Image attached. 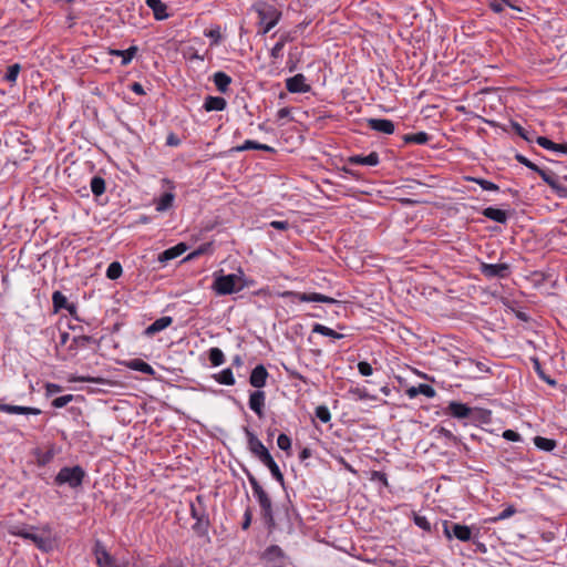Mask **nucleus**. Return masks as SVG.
<instances>
[{"mask_svg":"<svg viewBox=\"0 0 567 567\" xmlns=\"http://www.w3.org/2000/svg\"><path fill=\"white\" fill-rule=\"evenodd\" d=\"M245 472H246L248 482L252 488L254 495L259 503L261 519L264 520V524L268 530V534H271L278 527V524L274 516L271 498L268 495V493L264 489V487L259 484L257 478L249 471H245Z\"/></svg>","mask_w":567,"mask_h":567,"instance_id":"f257e3e1","label":"nucleus"},{"mask_svg":"<svg viewBox=\"0 0 567 567\" xmlns=\"http://www.w3.org/2000/svg\"><path fill=\"white\" fill-rule=\"evenodd\" d=\"M190 516L195 519L193 525L194 533L199 537H206L210 527L209 516L205 506V498L197 495L190 503Z\"/></svg>","mask_w":567,"mask_h":567,"instance_id":"f03ea898","label":"nucleus"},{"mask_svg":"<svg viewBox=\"0 0 567 567\" xmlns=\"http://www.w3.org/2000/svg\"><path fill=\"white\" fill-rule=\"evenodd\" d=\"M245 288L241 277L236 274L215 275L213 289L218 296L231 295Z\"/></svg>","mask_w":567,"mask_h":567,"instance_id":"7ed1b4c3","label":"nucleus"},{"mask_svg":"<svg viewBox=\"0 0 567 567\" xmlns=\"http://www.w3.org/2000/svg\"><path fill=\"white\" fill-rule=\"evenodd\" d=\"M84 476L85 472L81 466H64L56 474L54 483L59 486L68 485L71 488H76L82 485Z\"/></svg>","mask_w":567,"mask_h":567,"instance_id":"20e7f679","label":"nucleus"},{"mask_svg":"<svg viewBox=\"0 0 567 567\" xmlns=\"http://www.w3.org/2000/svg\"><path fill=\"white\" fill-rule=\"evenodd\" d=\"M255 9L258 13L259 24L261 25V34L268 33L274 27L277 25L281 18V12L274 6L261 3L257 4Z\"/></svg>","mask_w":567,"mask_h":567,"instance_id":"39448f33","label":"nucleus"},{"mask_svg":"<svg viewBox=\"0 0 567 567\" xmlns=\"http://www.w3.org/2000/svg\"><path fill=\"white\" fill-rule=\"evenodd\" d=\"M280 296L300 302L340 303L338 300L318 292L284 291Z\"/></svg>","mask_w":567,"mask_h":567,"instance_id":"423d86ee","label":"nucleus"},{"mask_svg":"<svg viewBox=\"0 0 567 567\" xmlns=\"http://www.w3.org/2000/svg\"><path fill=\"white\" fill-rule=\"evenodd\" d=\"M33 528H34L33 526L25 527V526L17 525V526L10 527L9 533L12 535L21 536L25 539L32 540L39 549H42L45 551L49 550L51 548L50 540L30 532Z\"/></svg>","mask_w":567,"mask_h":567,"instance_id":"0eeeda50","label":"nucleus"},{"mask_svg":"<svg viewBox=\"0 0 567 567\" xmlns=\"http://www.w3.org/2000/svg\"><path fill=\"white\" fill-rule=\"evenodd\" d=\"M287 555L278 545L268 546L261 554V560L270 567H286Z\"/></svg>","mask_w":567,"mask_h":567,"instance_id":"6e6552de","label":"nucleus"},{"mask_svg":"<svg viewBox=\"0 0 567 567\" xmlns=\"http://www.w3.org/2000/svg\"><path fill=\"white\" fill-rule=\"evenodd\" d=\"M244 431L247 436L248 450L251 454H254L261 463L269 458L271 454L257 435L248 427H244Z\"/></svg>","mask_w":567,"mask_h":567,"instance_id":"1a4fd4ad","label":"nucleus"},{"mask_svg":"<svg viewBox=\"0 0 567 567\" xmlns=\"http://www.w3.org/2000/svg\"><path fill=\"white\" fill-rule=\"evenodd\" d=\"M480 272L487 279H505L511 275V267L508 264H480Z\"/></svg>","mask_w":567,"mask_h":567,"instance_id":"9d476101","label":"nucleus"},{"mask_svg":"<svg viewBox=\"0 0 567 567\" xmlns=\"http://www.w3.org/2000/svg\"><path fill=\"white\" fill-rule=\"evenodd\" d=\"M444 533L449 538L454 536L461 542H467L472 536V532L468 526L447 522L444 523Z\"/></svg>","mask_w":567,"mask_h":567,"instance_id":"9b49d317","label":"nucleus"},{"mask_svg":"<svg viewBox=\"0 0 567 567\" xmlns=\"http://www.w3.org/2000/svg\"><path fill=\"white\" fill-rule=\"evenodd\" d=\"M286 89L290 93H308L310 92L311 86L306 83V76L298 73L286 80Z\"/></svg>","mask_w":567,"mask_h":567,"instance_id":"f8f14e48","label":"nucleus"},{"mask_svg":"<svg viewBox=\"0 0 567 567\" xmlns=\"http://www.w3.org/2000/svg\"><path fill=\"white\" fill-rule=\"evenodd\" d=\"M269 373L264 364L256 365L249 377V383L251 386L261 389L266 385Z\"/></svg>","mask_w":567,"mask_h":567,"instance_id":"ddd939ff","label":"nucleus"},{"mask_svg":"<svg viewBox=\"0 0 567 567\" xmlns=\"http://www.w3.org/2000/svg\"><path fill=\"white\" fill-rule=\"evenodd\" d=\"M266 394L261 390H256L249 395V408L258 415V417H264V406H265Z\"/></svg>","mask_w":567,"mask_h":567,"instance_id":"4468645a","label":"nucleus"},{"mask_svg":"<svg viewBox=\"0 0 567 567\" xmlns=\"http://www.w3.org/2000/svg\"><path fill=\"white\" fill-rule=\"evenodd\" d=\"M368 125L371 130L383 134H392L394 132V124L388 118H369Z\"/></svg>","mask_w":567,"mask_h":567,"instance_id":"2eb2a0df","label":"nucleus"},{"mask_svg":"<svg viewBox=\"0 0 567 567\" xmlns=\"http://www.w3.org/2000/svg\"><path fill=\"white\" fill-rule=\"evenodd\" d=\"M172 322H173L172 317H169V316L161 317V318L156 319L152 324H150L144 330V336L153 337L156 333H158V332L163 331L164 329H166L167 327H169L172 324Z\"/></svg>","mask_w":567,"mask_h":567,"instance_id":"dca6fc26","label":"nucleus"},{"mask_svg":"<svg viewBox=\"0 0 567 567\" xmlns=\"http://www.w3.org/2000/svg\"><path fill=\"white\" fill-rule=\"evenodd\" d=\"M295 40L293 32L288 31L280 35L278 42L272 47L270 50V56L274 60H277L282 56V49L285 48L286 43L291 42Z\"/></svg>","mask_w":567,"mask_h":567,"instance_id":"f3484780","label":"nucleus"},{"mask_svg":"<svg viewBox=\"0 0 567 567\" xmlns=\"http://www.w3.org/2000/svg\"><path fill=\"white\" fill-rule=\"evenodd\" d=\"M146 6L152 9L154 18L157 21L167 19V6L162 0H145Z\"/></svg>","mask_w":567,"mask_h":567,"instance_id":"a211bd4d","label":"nucleus"},{"mask_svg":"<svg viewBox=\"0 0 567 567\" xmlns=\"http://www.w3.org/2000/svg\"><path fill=\"white\" fill-rule=\"evenodd\" d=\"M0 411L9 413V414H33L38 415L41 413V410L37 408L30 406H20V405H11L0 403Z\"/></svg>","mask_w":567,"mask_h":567,"instance_id":"6ab92c4d","label":"nucleus"},{"mask_svg":"<svg viewBox=\"0 0 567 567\" xmlns=\"http://www.w3.org/2000/svg\"><path fill=\"white\" fill-rule=\"evenodd\" d=\"M187 250V246L184 243L177 244L176 246L168 248L158 255L159 262H166L179 257Z\"/></svg>","mask_w":567,"mask_h":567,"instance_id":"aec40b11","label":"nucleus"},{"mask_svg":"<svg viewBox=\"0 0 567 567\" xmlns=\"http://www.w3.org/2000/svg\"><path fill=\"white\" fill-rule=\"evenodd\" d=\"M449 413L456 419H466L471 415L472 409L466 404L452 401L447 406Z\"/></svg>","mask_w":567,"mask_h":567,"instance_id":"412c9836","label":"nucleus"},{"mask_svg":"<svg viewBox=\"0 0 567 567\" xmlns=\"http://www.w3.org/2000/svg\"><path fill=\"white\" fill-rule=\"evenodd\" d=\"M536 143L539 146L544 147L545 150L561 153V154H567V143H560V144L554 143L553 141H550L549 138H547L545 136H537Z\"/></svg>","mask_w":567,"mask_h":567,"instance_id":"4be33fe9","label":"nucleus"},{"mask_svg":"<svg viewBox=\"0 0 567 567\" xmlns=\"http://www.w3.org/2000/svg\"><path fill=\"white\" fill-rule=\"evenodd\" d=\"M226 106H227V102L224 97L208 95L205 99L203 107L206 112H212V111H224L226 109Z\"/></svg>","mask_w":567,"mask_h":567,"instance_id":"5701e85b","label":"nucleus"},{"mask_svg":"<svg viewBox=\"0 0 567 567\" xmlns=\"http://www.w3.org/2000/svg\"><path fill=\"white\" fill-rule=\"evenodd\" d=\"M483 216L499 224H506L508 215L505 210L495 207H486L482 212Z\"/></svg>","mask_w":567,"mask_h":567,"instance_id":"b1692460","label":"nucleus"},{"mask_svg":"<svg viewBox=\"0 0 567 567\" xmlns=\"http://www.w3.org/2000/svg\"><path fill=\"white\" fill-rule=\"evenodd\" d=\"M349 162L358 165H368L375 166L379 164V154L377 152H371L369 155H354L349 158Z\"/></svg>","mask_w":567,"mask_h":567,"instance_id":"393cba45","label":"nucleus"},{"mask_svg":"<svg viewBox=\"0 0 567 567\" xmlns=\"http://www.w3.org/2000/svg\"><path fill=\"white\" fill-rule=\"evenodd\" d=\"M214 83L220 93H227L231 83V78L225 72L218 71L213 75Z\"/></svg>","mask_w":567,"mask_h":567,"instance_id":"a878e982","label":"nucleus"},{"mask_svg":"<svg viewBox=\"0 0 567 567\" xmlns=\"http://www.w3.org/2000/svg\"><path fill=\"white\" fill-rule=\"evenodd\" d=\"M126 367L130 368L131 370L138 371V372H142V373L147 374V375H154L155 374V370L153 369V367L150 365L147 362L141 360V359L130 360L126 363Z\"/></svg>","mask_w":567,"mask_h":567,"instance_id":"bb28decb","label":"nucleus"},{"mask_svg":"<svg viewBox=\"0 0 567 567\" xmlns=\"http://www.w3.org/2000/svg\"><path fill=\"white\" fill-rule=\"evenodd\" d=\"M234 150L237 152H244V151H248V150H260V151L270 152V153L275 152L274 147L266 145V144H260L258 142L250 141V140L245 141L244 144L235 147Z\"/></svg>","mask_w":567,"mask_h":567,"instance_id":"cd10ccee","label":"nucleus"},{"mask_svg":"<svg viewBox=\"0 0 567 567\" xmlns=\"http://www.w3.org/2000/svg\"><path fill=\"white\" fill-rule=\"evenodd\" d=\"M137 52V47H130L126 50H110L111 55H116L122 58L121 64L123 66L127 65L132 59L135 56Z\"/></svg>","mask_w":567,"mask_h":567,"instance_id":"c85d7f7f","label":"nucleus"},{"mask_svg":"<svg viewBox=\"0 0 567 567\" xmlns=\"http://www.w3.org/2000/svg\"><path fill=\"white\" fill-rule=\"evenodd\" d=\"M264 465H266L272 477L278 482L280 483L281 485L285 484V478H284V474L281 473L278 464L275 462L274 457L270 456L269 458H267L266 461L262 462Z\"/></svg>","mask_w":567,"mask_h":567,"instance_id":"c756f323","label":"nucleus"},{"mask_svg":"<svg viewBox=\"0 0 567 567\" xmlns=\"http://www.w3.org/2000/svg\"><path fill=\"white\" fill-rule=\"evenodd\" d=\"M403 141L406 144H426L430 141V135L425 132H417L414 134H406L403 136Z\"/></svg>","mask_w":567,"mask_h":567,"instance_id":"7c9ffc66","label":"nucleus"},{"mask_svg":"<svg viewBox=\"0 0 567 567\" xmlns=\"http://www.w3.org/2000/svg\"><path fill=\"white\" fill-rule=\"evenodd\" d=\"M175 195L173 193H164L156 202L157 212H166L173 206Z\"/></svg>","mask_w":567,"mask_h":567,"instance_id":"2f4dec72","label":"nucleus"},{"mask_svg":"<svg viewBox=\"0 0 567 567\" xmlns=\"http://www.w3.org/2000/svg\"><path fill=\"white\" fill-rule=\"evenodd\" d=\"M52 303H53L54 312H58L61 309H65L70 305L66 297L61 291L53 292Z\"/></svg>","mask_w":567,"mask_h":567,"instance_id":"473e14b6","label":"nucleus"},{"mask_svg":"<svg viewBox=\"0 0 567 567\" xmlns=\"http://www.w3.org/2000/svg\"><path fill=\"white\" fill-rule=\"evenodd\" d=\"M534 444L543 451L550 452L556 447V441L543 436H535Z\"/></svg>","mask_w":567,"mask_h":567,"instance_id":"72a5a7b5","label":"nucleus"},{"mask_svg":"<svg viewBox=\"0 0 567 567\" xmlns=\"http://www.w3.org/2000/svg\"><path fill=\"white\" fill-rule=\"evenodd\" d=\"M312 332L319 333V334H322V336H326V337H330V338H333V339H342L343 338V334L338 333L337 331L332 330L331 328H328V327H326L323 324H320V323H316L313 326Z\"/></svg>","mask_w":567,"mask_h":567,"instance_id":"f704fd0d","label":"nucleus"},{"mask_svg":"<svg viewBox=\"0 0 567 567\" xmlns=\"http://www.w3.org/2000/svg\"><path fill=\"white\" fill-rule=\"evenodd\" d=\"M215 379L220 384H225V385H234L235 384V378H234L231 369H229V368L220 371L217 375H215Z\"/></svg>","mask_w":567,"mask_h":567,"instance_id":"c9c22d12","label":"nucleus"},{"mask_svg":"<svg viewBox=\"0 0 567 567\" xmlns=\"http://www.w3.org/2000/svg\"><path fill=\"white\" fill-rule=\"evenodd\" d=\"M465 179L478 184L484 190L497 192L499 189L498 185L484 178L466 176Z\"/></svg>","mask_w":567,"mask_h":567,"instance_id":"e433bc0d","label":"nucleus"},{"mask_svg":"<svg viewBox=\"0 0 567 567\" xmlns=\"http://www.w3.org/2000/svg\"><path fill=\"white\" fill-rule=\"evenodd\" d=\"M90 186L95 196H101L105 192V181L101 176H94Z\"/></svg>","mask_w":567,"mask_h":567,"instance_id":"4c0bfd02","label":"nucleus"},{"mask_svg":"<svg viewBox=\"0 0 567 567\" xmlns=\"http://www.w3.org/2000/svg\"><path fill=\"white\" fill-rule=\"evenodd\" d=\"M209 361L214 367H219L225 362V355L219 348H212L209 350Z\"/></svg>","mask_w":567,"mask_h":567,"instance_id":"58836bf2","label":"nucleus"},{"mask_svg":"<svg viewBox=\"0 0 567 567\" xmlns=\"http://www.w3.org/2000/svg\"><path fill=\"white\" fill-rule=\"evenodd\" d=\"M122 272V265L118 261H113L107 267L106 277L111 280H115L121 277Z\"/></svg>","mask_w":567,"mask_h":567,"instance_id":"ea45409f","label":"nucleus"},{"mask_svg":"<svg viewBox=\"0 0 567 567\" xmlns=\"http://www.w3.org/2000/svg\"><path fill=\"white\" fill-rule=\"evenodd\" d=\"M96 560L100 567H118L114 564L113 558L105 550L96 555Z\"/></svg>","mask_w":567,"mask_h":567,"instance_id":"a19ab883","label":"nucleus"},{"mask_svg":"<svg viewBox=\"0 0 567 567\" xmlns=\"http://www.w3.org/2000/svg\"><path fill=\"white\" fill-rule=\"evenodd\" d=\"M92 341V337L78 336L72 339L70 349L85 348Z\"/></svg>","mask_w":567,"mask_h":567,"instance_id":"79ce46f5","label":"nucleus"},{"mask_svg":"<svg viewBox=\"0 0 567 567\" xmlns=\"http://www.w3.org/2000/svg\"><path fill=\"white\" fill-rule=\"evenodd\" d=\"M315 414L322 423H328L331 420L330 411L326 405L317 406Z\"/></svg>","mask_w":567,"mask_h":567,"instance_id":"37998d69","label":"nucleus"},{"mask_svg":"<svg viewBox=\"0 0 567 567\" xmlns=\"http://www.w3.org/2000/svg\"><path fill=\"white\" fill-rule=\"evenodd\" d=\"M21 70V66L20 64L18 63H14V64H11L8 70H7V73L4 75V79L8 81V82H16L17 81V78L19 75V72Z\"/></svg>","mask_w":567,"mask_h":567,"instance_id":"c03bdc74","label":"nucleus"},{"mask_svg":"<svg viewBox=\"0 0 567 567\" xmlns=\"http://www.w3.org/2000/svg\"><path fill=\"white\" fill-rule=\"evenodd\" d=\"M533 363H534V369L540 379H543L545 382H547L550 385L556 384V381L554 379H550L548 375L545 374L544 370L540 367V362L538 359H533Z\"/></svg>","mask_w":567,"mask_h":567,"instance_id":"a18cd8bd","label":"nucleus"},{"mask_svg":"<svg viewBox=\"0 0 567 567\" xmlns=\"http://www.w3.org/2000/svg\"><path fill=\"white\" fill-rule=\"evenodd\" d=\"M540 177L550 187L553 185V183L555 181L558 179V177L553 173V172H549V171H545L543 168L539 167V171L536 172Z\"/></svg>","mask_w":567,"mask_h":567,"instance_id":"49530a36","label":"nucleus"},{"mask_svg":"<svg viewBox=\"0 0 567 567\" xmlns=\"http://www.w3.org/2000/svg\"><path fill=\"white\" fill-rule=\"evenodd\" d=\"M512 128L515 131L516 134H518L522 138H524L527 142L533 141V135L529 134L520 124L517 122H512Z\"/></svg>","mask_w":567,"mask_h":567,"instance_id":"de8ad7c7","label":"nucleus"},{"mask_svg":"<svg viewBox=\"0 0 567 567\" xmlns=\"http://www.w3.org/2000/svg\"><path fill=\"white\" fill-rule=\"evenodd\" d=\"M413 522L421 529H423L425 532H431V524L425 516L414 514Z\"/></svg>","mask_w":567,"mask_h":567,"instance_id":"09e8293b","label":"nucleus"},{"mask_svg":"<svg viewBox=\"0 0 567 567\" xmlns=\"http://www.w3.org/2000/svg\"><path fill=\"white\" fill-rule=\"evenodd\" d=\"M505 4H506V6H509V7H511V8H513V9H516V7H514V6H513L508 0H495V1H492V2L489 3V8H491L494 12L499 13V12H502V11L504 10V6H505ZM517 10H519V9L517 8Z\"/></svg>","mask_w":567,"mask_h":567,"instance_id":"8fccbe9b","label":"nucleus"},{"mask_svg":"<svg viewBox=\"0 0 567 567\" xmlns=\"http://www.w3.org/2000/svg\"><path fill=\"white\" fill-rule=\"evenodd\" d=\"M516 513V508L513 505H508L503 512H501L497 516L491 518V522L504 520Z\"/></svg>","mask_w":567,"mask_h":567,"instance_id":"3c124183","label":"nucleus"},{"mask_svg":"<svg viewBox=\"0 0 567 567\" xmlns=\"http://www.w3.org/2000/svg\"><path fill=\"white\" fill-rule=\"evenodd\" d=\"M73 398L74 396L72 394H65V395L55 398L52 401V405L56 409H61V408L65 406L66 404H69L71 401H73Z\"/></svg>","mask_w":567,"mask_h":567,"instance_id":"603ef678","label":"nucleus"},{"mask_svg":"<svg viewBox=\"0 0 567 567\" xmlns=\"http://www.w3.org/2000/svg\"><path fill=\"white\" fill-rule=\"evenodd\" d=\"M550 188L560 197L567 198V186L559 182V179L555 181Z\"/></svg>","mask_w":567,"mask_h":567,"instance_id":"864d4df0","label":"nucleus"},{"mask_svg":"<svg viewBox=\"0 0 567 567\" xmlns=\"http://www.w3.org/2000/svg\"><path fill=\"white\" fill-rule=\"evenodd\" d=\"M277 445L282 451H289L291 447V440L288 435L281 433L277 439Z\"/></svg>","mask_w":567,"mask_h":567,"instance_id":"5fc2aeb1","label":"nucleus"},{"mask_svg":"<svg viewBox=\"0 0 567 567\" xmlns=\"http://www.w3.org/2000/svg\"><path fill=\"white\" fill-rule=\"evenodd\" d=\"M515 159L518 163H520L522 165L526 166L527 168H529V169H532L534 172L539 171V166H537L535 163H533L532 161H529L527 157H525L522 154H516L515 155Z\"/></svg>","mask_w":567,"mask_h":567,"instance_id":"6e6d98bb","label":"nucleus"},{"mask_svg":"<svg viewBox=\"0 0 567 567\" xmlns=\"http://www.w3.org/2000/svg\"><path fill=\"white\" fill-rule=\"evenodd\" d=\"M416 386L419 394L425 395L426 398H433L436 394L434 388L429 384L420 383Z\"/></svg>","mask_w":567,"mask_h":567,"instance_id":"4d7b16f0","label":"nucleus"},{"mask_svg":"<svg viewBox=\"0 0 567 567\" xmlns=\"http://www.w3.org/2000/svg\"><path fill=\"white\" fill-rule=\"evenodd\" d=\"M358 370L360 374L363 377H370L373 373L371 364L367 361H360L358 363Z\"/></svg>","mask_w":567,"mask_h":567,"instance_id":"13d9d810","label":"nucleus"},{"mask_svg":"<svg viewBox=\"0 0 567 567\" xmlns=\"http://www.w3.org/2000/svg\"><path fill=\"white\" fill-rule=\"evenodd\" d=\"M251 520H252V512H251L250 507H247L244 513V520L241 523V528L244 530L248 529L251 525Z\"/></svg>","mask_w":567,"mask_h":567,"instance_id":"bf43d9fd","label":"nucleus"},{"mask_svg":"<svg viewBox=\"0 0 567 567\" xmlns=\"http://www.w3.org/2000/svg\"><path fill=\"white\" fill-rule=\"evenodd\" d=\"M503 437L507 441H512V442H518L520 441V435L513 431V430H506L504 433H503Z\"/></svg>","mask_w":567,"mask_h":567,"instance_id":"052dcab7","label":"nucleus"},{"mask_svg":"<svg viewBox=\"0 0 567 567\" xmlns=\"http://www.w3.org/2000/svg\"><path fill=\"white\" fill-rule=\"evenodd\" d=\"M208 248H210V244L202 245L196 250H194L192 254H189L187 259H194V258L203 255L204 252L207 251Z\"/></svg>","mask_w":567,"mask_h":567,"instance_id":"680f3d73","label":"nucleus"},{"mask_svg":"<svg viewBox=\"0 0 567 567\" xmlns=\"http://www.w3.org/2000/svg\"><path fill=\"white\" fill-rule=\"evenodd\" d=\"M270 226L278 230H287L289 228V223L287 220H272Z\"/></svg>","mask_w":567,"mask_h":567,"instance_id":"e2e57ef3","label":"nucleus"},{"mask_svg":"<svg viewBox=\"0 0 567 567\" xmlns=\"http://www.w3.org/2000/svg\"><path fill=\"white\" fill-rule=\"evenodd\" d=\"M349 393L358 396L359 399H368L369 398V394L367 392L365 389H360V388H351L349 390Z\"/></svg>","mask_w":567,"mask_h":567,"instance_id":"0e129e2a","label":"nucleus"},{"mask_svg":"<svg viewBox=\"0 0 567 567\" xmlns=\"http://www.w3.org/2000/svg\"><path fill=\"white\" fill-rule=\"evenodd\" d=\"M285 515H286V519H287V524H286V530L288 534H291L293 532V525L291 523V511L289 509V507H286L285 508Z\"/></svg>","mask_w":567,"mask_h":567,"instance_id":"69168bd1","label":"nucleus"},{"mask_svg":"<svg viewBox=\"0 0 567 567\" xmlns=\"http://www.w3.org/2000/svg\"><path fill=\"white\" fill-rule=\"evenodd\" d=\"M181 144V140L179 137L174 134V133H169L166 137V145L167 146H178Z\"/></svg>","mask_w":567,"mask_h":567,"instance_id":"338daca9","label":"nucleus"},{"mask_svg":"<svg viewBox=\"0 0 567 567\" xmlns=\"http://www.w3.org/2000/svg\"><path fill=\"white\" fill-rule=\"evenodd\" d=\"M373 478L381 482L383 485L388 486V477L385 473L382 472H373Z\"/></svg>","mask_w":567,"mask_h":567,"instance_id":"774afa93","label":"nucleus"}]
</instances>
